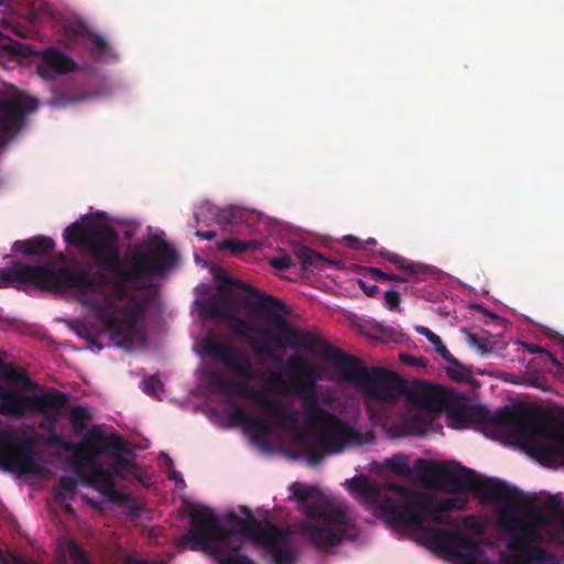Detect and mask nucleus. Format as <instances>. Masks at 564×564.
I'll list each match as a JSON object with an SVG mask.
<instances>
[{"instance_id": "obj_1", "label": "nucleus", "mask_w": 564, "mask_h": 564, "mask_svg": "<svg viewBox=\"0 0 564 564\" xmlns=\"http://www.w3.org/2000/svg\"><path fill=\"white\" fill-rule=\"evenodd\" d=\"M63 237L66 243L84 248L100 270L95 273L73 270L87 274L91 285L66 289L79 291V302L104 325L118 347H130L144 307L138 302L120 306L117 301L128 299L126 284L131 283L139 288V283L171 268L177 260L176 251L164 242L153 251L135 250L127 256L130 267L126 268L121 263L119 236L107 224L95 220L75 221L64 230Z\"/></svg>"}, {"instance_id": "obj_2", "label": "nucleus", "mask_w": 564, "mask_h": 564, "mask_svg": "<svg viewBox=\"0 0 564 564\" xmlns=\"http://www.w3.org/2000/svg\"><path fill=\"white\" fill-rule=\"evenodd\" d=\"M423 481L433 482L449 494L473 492L481 501L497 502L498 524L508 534L507 547L521 554L513 564H543L550 553L539 544L543 542L544 517L527 506L523 491L499 478H480L478 474L456 462L437 463L419 458L414 466Z\"/></svg>"}, {"instance_id": "obj_3", "label": "nucleus", "mask_w": 564, "mask_h": 564, "mask_svg": "<svg viewBox=\"0 0 564 564\" xmlns=\"http://www.w3.org/2000/svg\"><path fill=\"white\" fill-rule=\"evenodd\" d=\"M269 324L259 330L269 343L280 350L289 346L319 356L334 366L343 380L352 383L366 400L391 404L405 393V382L397 372L378 366L366 367L358 357L323 341L313 333L292 326L276 311L270 315Z\"/></svg>"}, {"instance_id": "obj_4", "label": "nucleus", "mask_w": 564, "mask_h": 564, "mask_svg": "<svg viewBox=\"0 0 564 564\" xmlns=\"http://www.w3.org/2000/svg\"><path fill=\"white\" fill-rule=\"evenodd\" d=\"M448 417L457 423L491 424L511 429L520 442L544 466L564 465V423L554 416L503 406L494 412L484 405L454 403Z\"/></svg>"}, {"instance_id": "obj_5", "label": "nucleus", "mask_w": 564, "mask_h": 564, "mask_svg": "<svg viewBox=\"0 0 564 564\" xmlns=\"http://www.w3.org/2000/svg\"><path fill=\"white\" fill-rule=\"evenodd\" d=\"M288 368L301 379L293 382V389L302 401L304 421L313 432L312 438L304 442L308 465L321 464L325 455L338 454L348 444H360L361 435L357 430L321 406L316 391L322 379L318 366L295 355L289 358Z\"/></svg>"}, {"instance_id": "obj_6", "label": "nucleus", "mask_w": 564, "mask_h": 564, "mask_svg": "<svg viewBox=\"0 0 564 564\" xmlns=\"http://www.w3.org/2000/svg\"><path fill=\"white\" fill-rule=\"evenodd\" d=\"M290 489L306 517L297 527L299 533L316 549L326 550L357 538L358 530L346 505L329 501L315 488L301 484H293Z\"/></svg>"}, {"instance_id": "obj_7", "label": "nucleus", "mask_w": 564, "mask_h": 564, "mask_svg": "<svg viewBox=\"0 0 564 564\" xmlns=\"http://www.w3.org/2000/svg\"><path fill=\"white\" fill-rule=\"evenodd\" d=\"M124 449L126 441L121 435H105L94 429L80 445L76 446L73 459L74 473L86 486L99 491L108 501L123 503L129 496L117 489L115 477L102 467L98 458L105 453Z\"/></svg>"}, {"instance_id": "obj_8", "label": "nucleus", "mask_w": 564, "mask_h": 564, "mask_svg": "<svg viewBox=\"0 0 564 564\" xmlns=\"http://www.w3.org/2000/svg\"><path fill=\"white\" fill-rule=\"evenodd\" d=\"M393 490L403 499V502H395L386 497L382 502V510L401 525H422L424 522L443 524L457 528L458 523L451 517L452 510H464L466 501L457 498H448L436 501L434 496L412 490L403 485H392Z\"/></svg>"}, {"instance_id": "obj_9", "label": "nucleus", "mask_w": 564, "mask_h": 564, "mask_svg": "<svg viewBox=\"0 0 564 564\" xmlns=\"http://www.w3.org/2000/svg\"><path fill=\"white\" fill-rule=\"evenodd\" d=\"M33 285L40 290L63 292L66 286H90L91 280L84 272H73L67 267L55 269L53 264L32 265L14 262L0 269V288Z\"/></svg>"}, {"instance_id": "obj_10", "label": "nucleus", "mask_w": 564, "mask_h": 564, "mask_svg": "<svg viewBox=\"0 0 564 564\" xmlns=\"http://www.w3.org/2000/svg\"><path fill=\"white\" fill-rule=\"evenodd\" d=\"M248 518L242 519L232 514L241 534L260 544L270 556L272 564H296L299 555L292 545L289 531L282 530L270 521L263 523L254 519L247 508L242 509Z\"/></svg>"}, {"instance_id": "obj_11", "label": "nucleus", "mask_w": 564, "mask_h": 564, "mask_svg": "<svg viewBox=\"0 0 564 564\" xmlns=\"http://www.w3.org/2000/svg\"><path fill=\"white\" fill-rule=\"evenodd\" d=\"M235 288L246 291L249 296L236 294L228 289V293L223 295L220 300L212 297L206 301L205 310L212 317L227 318L229 316L239 314L241 307L252 311L254 314L265 316L270 322V315L275 311L285 308L276 297L267 295L257 289L241 282Z\"/></svg>"}, {"instance_id": "obj_12", "label": "nucleus", "mask_w": 564, "mask_h": 564, "mask_svg": "<svg viewBox=\"0 0 564 564\" xmlns=\"http://www.w3.org/2000/svg\"><path fill=\"white\" fill-rule=\"evenodd\" d=\"M191 527L183 542L189 543L192 550H204L220 553L231 536L224 528L219 518L207 507L193 506L188 510Z\"/></svg>"}, {"instance_id": "obj_13", "label": "nucleus", "mask_w": 564, "mask_h": 564, "mask_svg": "<svg viewBox=\"0 0 564 564\" xmlns=\"http://www.w3.org/2000/svg\"><path fill=\"white\" fill-rule=\"evenodd\" d=\"M208 382L226 395H240L253 401L268 415L276 421L282 427L295 429L299 425L294 413L282 408L279 401L269 398L264 392L249 387L243 381H230L224 378L218 371L209 370L205 373Z\"/></svg>"}, {"instance_id": "obj_14", "label": "nucleus", "mask_w": 564, "mask_h": 564, "mask_svg": "<svg viewBox=\"0 0 564 564\" xmlns=\"http://www.w3.org/2000/svg\"><path fill=\"white\" fill-rule=\"evenodd\" d=\"M203 350L213 359L221 361L231 373L245 380H254L256 372L251 359L245 350L236 349L210 337L204 339Z\"/></svg>"}, {"instance_id": "obj_15", "label": "nucleus", "mask_w": 564, "mask_h": 564, "mask_svg": "<svg viewBox=\"0 0 564 564\" xmlns=\"http://www.w3.org/2000/svg\"><path fill=\"white\" fill-rule=\"evenodd\" d=\"M76 69L75 62L55 47H48L39 54L37 74L45 79L67 74Z\"/></svg>"}, {"instance_id": "obj_16", "label": "nucleus", "mask_w": 564, "mask_h": 564, "mask_svg": "<svg viewBox=\"0 0 564 564\" xmlns=\"http://www.w3.org/2000/svg\"><path fill=\"white\" fill-rule=\"evenodd\" d=\"M227 321L229 328L236 335L247 339L259 358H268L270 360L281 362V359L275 354L273 348L269 345L268 340H259L249 335L250 332H254L256 328L245 318L238 316V314L224 318Z\"/></svg>"}, {"instance_id": "obj_17", "label": "nucleus", "mask_w": 564, "mask_h": 564, "mask_svg": "<svg viewBox=\"0 0 564 564\" xmlns=\"http://www.w3.org/2000/svg\"><path fill=\"white\" fill-rule=\"evenodd\" d=\"M447 392L437 386L417 384L408 393L409 400L419 409L438 411L447 405Z\"/></svg>"}, {"instance_id": "obj_18", "label": "nucleus", "mask_w": 564, "mask_h": 564, "mask_svg": "<svg viewBox=\"0 0 564 564\" xmlns=\"http://www.w3.org/2000/svg\"><path fill=\"white\" fill-rule=\"evenodd\" d=\"M426 538L434 549L452 555H459V552L469 544V540L465 534L452 533L445 529H430L427 530Z\"/></svg>"}, {"instance_id": "obj_19", "label": "nucleus", "mask_w": 564, "mask_h": 564, "mask_svg": "<svg viewBox=\"0 0 564 564\" xmlns=\"http://www.w3.org/2000/svg\"><path fill=\"white\" fill-rule=\"evenodd\" d=\"M378 254L388 260L390 263L394 264L401 271L411 275L416 281H425L433 273L429 265L409 260L384 248L378 250Z\"/></svg>"}, {"instance_id": "obj_20", "label": "nucleus", "mask_w": 564, "mask_h": 564, "mask_svg": "<svg viewBox=\"0 0 564 564\" xmlns=\"http://www.w3.org/2000/svg\"><path fill=\"white\" fill-rule=\"evenodd\" d=\"M229 421L234 425H245L253 434L265 436L271 432L270 423L264 419L256 417L248 413L243 408L232 403Z\"/></svg>"}, {"instance_id": "obj_21", "label": "nucleus", "mask_w": 564, "mask_h": 564, "mask_svg": "<svg viewBox=\"0 0 564 564\" xmlns=\"http://www.w3.org/2000/svg\"><path fill=\"white\" fill-rule=\"evenodd\" d=\"M430 425L427 417L419 411H408L395 423L398 435L420 436L426 433Z\"/></svg>"}, {"instance_id": "obj_22", "label": "nucleus", "mask_w": 564, "mask_h": 564, "mask_svg": "<svg viewBox=\"0 0 564 564\" xmlns=\"http://www.w3.org/2000/svg\"><path fill=\"white\" fill-rule=\"evenodd\" d=\"M293 253L300 261L301 270L304 272L324 270L325 268L334 264L333 261L325 258L322 253L302 243H296L293 246Z\"/></svg>"}, {"instance_id": "obj_23", "label": "nucleus", "mask_w": 564, "mask_h": 564, "mask_svg": "<svg viewBox=\"0 0 564 564\" xmlns=\"http://www.w3.org/2000/svg\"><path fill=\"white\" fill-rule=\"evenodd\" d=\"M55 242L50 237L35 236L14 242L13 249L25 256H45L53 251Z\"/></svg>"}, {"instance_id": "obj_24", "label": "nucleus", "mask_w": 564, "mask_h": 564, "mask_svg": "<svg viewBox=\"0 0 564 564\" xmlns=\"http://www.w3.org/2000/svg\"><path fill=\"white\" fill-rule=\"evenodd\" d=\"M63 411L64 410H58L56 412H52L53 416L55 419V421L52 423L46 420L45 414H41L43 416V423L41 424V427H45L48 432L47 444L59 447V448L64 449L65 452L73 453V455H74L76 445L69 441H66L62 435H59L55 432L56 423H57L58 417Z\"/></svg>"}, {"instance_id": "obj_25", "label": "nucleus", "mask_w": 564, "mask_h": 564, "mask_svg": "<svg viewBox=\"0 0 564 564\" xmlns=\"http://www.w3.org/2000/svg\"><path fill=\"white\" fill-rule=\"evenodd\" d=\"M415 330L423 335L435 348V351L448 364L459 366V361L451 354L443 344L441 337L425 326H416Z\"/></svg>"}, {"instance_id": "obj_26", "label": "nucleus", "mask_w": 564, "mask_h": 564, "mask_svg": "<svg viewBox=\"0 0 564 564\" xmlns=\"http://www.w3.org/2000/svg\"><path fill=\"white\" fill-rule=\"evenodd\" d=\"M130 452L128 445L126 444V449L122 452L112 451L110 453L113 462L109 467V471L113 475H117L121 478H124L126 471H131L137 468V465L129 458L124 457Z\"/></svg>"}, {"instance_id": "obj_27", "label": "nucleus", "mask_w": 564, "mask_h": 564, "mask_svg": "<svg viewBox=\"0 0 564 564\" xmlns=\"http://www.w3.org/2000/svg\"><path fill=\"white\" fill-rule=\"evenodd\" d=\"M350 489L365 498H376L379 496L378 488L366 477L347 480Z\"/></svg>"}, {"instance_id": "obj_28", "label": "nucleus", "mask_w": 564, "mask_h": 564, "mask_svg": "<svg viewBox=\"0 0 564 564\" xmlns=\"http://www.w3.org/2000/svg\"><path fill=\"white\" fill-rule=\"evenodd\" d=\"M89 419H90L89 411L82 405L73 406L69 412V420H70L73 429L76 433H79L84 430V427H85L84 422Z\"/></svg>"}, {"instance_id": "obj_29", "label": "nucleus", "mask_w": 564, "mask_h": 564, "mask_svg": "<svg viewBox=\"0 0 564 564\" xmlns=\"http://www.w3.org/2000/svg\"><path fill=\"white\" fill-rule=\"evenodd\" d=\"M387 466L392 473L400 476H408L411 471L408 458L402 454L393 455L387 460Z\"/></svg>"}, {"instance_id": "obj_30", "label": "nucleus", "mask_w": 564, "mask_h": 564, "mask_svg": "<svg viewBox=\"0 0 564 564\" xmlns=\"http://www.w3.org/2000/svg\"><path fill=\"white\" fill-rule=\"evenodd\" d=\"M77 101H79L78 97L55 89L52 91V97L47 100V105L54 108H65L69 105L76 104Z\"/></svg>"}, {"instance_id": "obj_31", "label": "nucleus", "mask_w": 564, "mask_h": 564, "mask_svg": "<svg viewBox=\"0 0 564 564\" xmlns=\"http://www.w3.org/2000/svg\"><path fill=\"white\" fill-rule=\"evenodd\" d=\"M67 551L72 564H91L86 552L76 543L68 542Z\"/></svg>"}, {"instance_id": "obj_32", "label": "nucleus", "mask_w": 564, "mask_h": 564, "mask_svg": "<svg viewBox=\"0 0 564 564\" xmlns=\"http://www.w3.org/2000/svg\"><path fill=\"white\" fill-rule=\"evenodd\" d=\"M249 243L243 240L224 239L218 243V249L229 250L234 254H240L248 249Z\"/></svg>"}, {"instance_id": "obj_33", "label": "nucleus", "mask_w": 564, "mask_h": 564, "mask_svg": "<svg viewBox=\"0 0 564 564\" xmlns=\"http://www.w3.org/2000/svg\"><path fill=\"white\" fill-rule=\"evenodd\" d=\"M108 50V43L101 36L97 34H89V51L96 56L100 57Z\"/></svg>"}, {"instance_id": "obj_34", "label": "nucleus", "mask_w": 564, "mask_h": 564, "mask_svg": "<svg viewBox=\"0 0 564 564\" xmlns=\"http://www.w3.org/2000/svg\"><path fill=\"white\" fill-rule=\"evenodd\" d=\"M161 388H162L161 380L154 376L147 377L142 381L143 392L151 397H156L159 391L161 390Z\"/></svg>"}, {"instance_id": "obj_35", "label": "nucleus", "mask_w": 564, "mask_h": 564, "mask_svg": "<svg viewBox=\"0 0 564 564\" xmlns=\"http://www.w3.org/2000/svg\"><path fill=\"white\" fill-rule=\"evenodd\" d=\"M214 278L220 282L219 290H228L231 286L241 283V281L229 278L224 269H216L214 271Z\"/></svg>"}, {"instance_id": "obj_36", "label": "nucleus", "mask_w": 564, "mask_h": 564, "mask_svg": "<svg viewBox=\"0 0 564 564\" xmlns=\"http://www.w3.org/2000/svg\"><path fill=\"white\" fill-rule=\"evenodd\" d=\"M344 240L347 242V245L356 250L366 249L367 247L375 246L377 243L375 238H369L366 241H361L355 236L348 235L344 237Z\"/></svg>"}, {"instance_id": "obj_37", "label": "nucleus", "mask_w": 564, "mask_h": 564, "mask_svg": "<svg viewBox=\"0 0 564 564\" xmlns=\"http://www.w3.org/2000/svg\"><path fill=\"white\" fill-rule=\"evenodd\" d=\"M401 297L399 292L389 290L384 293V305L390 311L400 310Z\"/></svg>"}, {"instance_id": "obj_38", "label": "nucleus", "mask_w": 564, "mask_h": 564, "mask_svg": "<svg viewBox=\"0 0 564 564\" xmlns=\"http://www.w3.org/2000/svg\"><path fill=\"white\" fill-rule=\"evenodd\" d=\"M77 482L76 480L67 475H63L58 479V490L63 492L74 494L76 490ZM61 495V492H58Z\"/></svg>"}, {"instance_id": "obj_39", "label": "nucleus", "mask_w": 564, "mask_h": 564, "mask_svg": "<svg viewBox=\"0 0 564 564\" xmlns=\"http://www.w3.org/2000/svg\"><path fill=\"white\" fill-rule=\"evenodd\" d=\"M270 264L274 269L288 270L292 265V259H291V257L289 254H284V256H280V257H274V258H272L270 260Z\"/></svg>"}, {"instance_id": "obj_40", "label": "nucleus", "mask_w": 564, "mask_h": 564, "mask_svg": "<svg viewBox=\"0 0 564 564\" xmlns=\"http://www.w3.org/2000/svg\"><path fill=\"white\" fill-rule=\"evenodd\" d=\"M366 272L367 275L375 282H387L389 279V273L378 268L368 267L366 268Z\"/></svg>"}, {"instance_id": "obj_41", "label": "nucleus", "mask_w": 564, "mask_h": 564, "mask_svg": "<svg viewBox=\"0 0 564 564\" xmlns=\"http://www.w3.org/2000/svg\"><path fill=\"white\" fill-rule=\"evenodd\" d=\"M458 369H451L448 368L446 370L447 372V376L457 381V382H462L466 379V377L468 376V371L466 370V368L459 362V366H456Z\"/></svg>"}, {"instance_id": "obj_42", "label": "nucleus", "mask_w": 564, "mask_h": 564, "mask_svg": "<svg viewBox=\"0 0 564 564\" xmlns=\"http://www.w3.org/2000/svg\"><path fill=\"white\" fill-rule=\"evenodd\" d=\"M220 564H253V562L247 556L237 553H231L224 557Z\"/></svg>"}, {"instance_id": "obj_43", "label": "nucleus", "mask_w": 564, "mask_h": 564, "mask_svg": "<svg viewBox=\"0 0 564 564\" xmlns=\"http://www.w3.org/2000/svg\"><path fill=\"white\" fill-rule=\"evenodd\" d=\"M358 285L362 290V292L369 297H373L379 292V288L376 284H369L364 280H359Z\"/></svg>"}, {"instance_id": "obj_44", "label": "nucleus", "mask_w": 564, "mask_h": 564, "mask_svg": "<svg viewBox=\"0 0 564 564\" xmlns=\"http://www.w3.org/2000/svg\"><path fill=\"white\" fill-rule=\"evenodd\" d=\"M268 383L274 386V387H278V388H285L286 386V381L285 379L276 373V372H269V376H268V379H267Z\"/></svg>"}, {"instance_id": "obj_45", "label": "nucleus", "mask_w": 564, "mask_h": 564, "mask_svg": "<svg viewBox=\"0 0 564 564\" xmlns=\"http://www.w3.org/2000/svg\"><path fill=\"white\" fill-rule=\"evenodd\" d=\"M469 343L474 346H476L480 350H487L486 349V340L479 337L476 334H469L468 336Z\"/></svg>"}, {"instance_id": "obj_46", "label": "nucleus", "mask_w": 564, "mask_h": 564, "mask_svg": "<svg viewBox=\"0 0 564 564\" xmlns=\"http://www.w3.org/2000/svg\"><path fill=\"white\" fill-rule=\"evenodd\" d=\"M235 221V214L232 212H223L218 215V223L229 225Z\"/></svg>"}, {"instance_id": "obj_47", "label": "nucleus", "mask_w": 564, "mask_h": 564, "mask_svg": "<svg viewBox=\"0 0 564 564\" xmlns=\"http://www.w3.org/2000/svg\"><path fill=\"white\" fill-rule=\"evenodd\" d=\"M401 360L404 364L410 365V366H424V362L422 359L413 357V356H409V355H402Z\"/></svg>"}, {"instance_id": "obj_48", "label": "nucleus", "mask_w": 564, "mask_h": 564, "mask_svg": "<svg viewBox=\"0 0 564 564\" xmlns=\"http://www.w3.org/2000/svg\"><path fill=\"white\" fill-rule=\"evenodd\" d=\"M463 524L467 528L474 529L477 525V518L475 516H466L463 518Z\"/></svg>"}, {"instance_id": "obj_49", "label": "nucleus", "mask_w": 564, "mask_h": 564, "mask_svg": "<svg viewBox=\"0 0 564 564\" xmlns=\"http://www.w3.org/2000/svg\"><path fill=\"white\" fill-rule=\"evenodd\" d=\"M195 235L204 240H213L216 237V232L208 230V231H196Z\"/></svg>"}, {"instance_id": "obj_50", "label": "nucleus", "mask_w": 564, "mask_h": 564, "mask_svg": "<svg viewBox=\"0 0 564 564\" xmlns=\"http://www.w3.org/2000/svg\"><path fill=\"white\" fill-rule=\"evenodd\" d=\"M411 279H412L413 281H415L411 275H410V278H403V276L398 275V274L389 273V279H388V281L408 282V281H410Z\"/></svg>"}, {"instance_id": "obj_51", "label": "nucleus", "mask_w": 564, "mask_h": 564, "mask_svg": "<svg viewBox=\"0 0 564 564\" xmlns=\"http://www.w3.org/2000/svg\"><path fill=\"white\" fill-rule=\"evenodd\" d=\"M528 350L531 352V354H541V352H545V349L536 344H530L528 345Z\"/></svg>"}, {"instance_id": "obj_52", "label": "nucleus", "mask_w": 564, "mask_h": 564, "mask_svg": "<svg viewBox=\"0 0 564 564\" xmlns=\"http://www.w3.org/2000/svg\"><path fill=\"white\" fill-rule=\"evenodd\" d=\"M70 30H72V32H74V33H76L78 35L88 34L87 28L85 25H83V24L74 26Z\"/></svg>"}, {"instance_id": "obj_53", "label": "nucleus", "mask_w": 564, "mask_h": 564, "mask_svg": "<svg viewBox=\"0 0 564 564\" xmlns=\"http://www.w3.org/2000/svg\"><path fill=\"white\" fill-rule=\"evenodd\" d=\"M169 477H170V479H173V480H175L176 482H181V484H183V485H184V480H183L182 476H181L177 471L172 470V471L170 473V476H169Z\"/></svg>"}, {"instance_id": "obj_54", "label": "nucleus", "mask_w": 564, "mask_h": 564, "mask_svg": "<svg viewBox=\"0 0 564 564\" xmlns=\"http://www.w3.org/2000/svg\"><path fill=\"white\" fill-rule=\"evenodd\" d=\"M0 564H7L6 554L3 553V551L1 549H0Z\"/></svg>"}, {"instance_id": "obj_55", "label": "nucleus", "mask_w": 564, "mask_h": 564, "mask_svg": "<svg viewBox=\"0 0 564 564\" xmlns=\"http://www.w3.org/2000/svg\"><path fill=\"white\" fill-rule=\"evenodd\" d=\"M0 7L8 8L6 0H0Z\"/></svg>"}, {"instance_id": "obj_56", "label": "nucleus", "mask_w": 564, "mask_h": 564, "mask_svg": "<svg viewBox=\"0 0 564 564\" xmlns=\"http://www.w3.org/2000/svg\"><path fill=\"white\" fill-rule=\"evenodd\" d=\"M167 460L171 465L173 464L172 458L167 457Z\"/></svg>"}]
</instances>
